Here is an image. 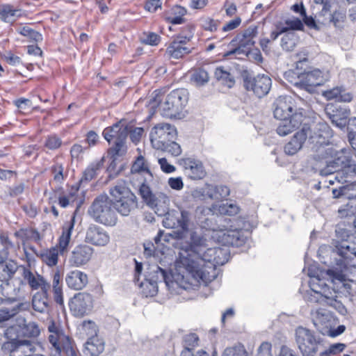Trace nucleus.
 Segmentation results:
<instances>
[{
    "instance_id": "20",
    "label": "nucleus",
    "mask_w": 356,
    "mask_h": 356,
    "mask_svg": "<svg viewBox=\"0 0 356 356\" xmlns=\"http://www.w3.org/2000/svg\"><path fill=\"white\" fill-rule=\"evenodd\" d=\"M131 172L132 173V181H134V180L138 181L137 184L138 188L143 184L149 185L153 180V175L143 156L137 157L131 166Z\"/></svg>"
},
{
    "instance_id": "38",
    "label": "nucleus",
    "mask_w": 356,
    "mask_h": 356,
    "mask_svg": "<svg viewBox=\"0 0 356 356\" xmlns=\"http://www.w3.org/2000/svg\"><path fill=\"white\" fill-rule=\"evenodd\" d=\"M199 337L195 333L186 334L183 337L184 349L181 352L180 356H193V350L198 346Z\"/></svg>"
},
{
    "instance_id": "23",
    "label": "nucleus",
    "mask_w": 356,
    "mask_h": 356,
    "mask_svg": "<svg viewBox=\"0 0 356 356\" xmlns=\"http://www.w3.org/2000/svg\"><path fill=\"white\" fill-rule=\"evenodd\" d=\"M323 82L322 72L319 70H314L299 76L298 81L294 85L301 89L312 92L315 88L322 85Z\"/></svg>"
},
{
    "instance_id": "18",
    "label": "nucleus",
    "mask_w": 356,
    "mask_h": 356,
    "mask_svg": "<svg viewBox=\"0 0 356 356\" xmlns=\"http://www.w3.org/2000/svg\"><path fill=\"white\" fill-rule=\"evenodd\" d=\"M69 306L74 316L83 317L90 314L92 309V297L88 293H78L70 300Z\"/></svg>"
},
{
    "instance_id": "30",
    "label": "nucleus",
    "mask_w": 356,
    "mask_h": 356,
    "mask_svg": "<svg viewBox=\"0 0 356 356\" xmlns=\"http://www.w3.org/2000/svg\"><path fill=\"white\" fill-rule=\"evenodd\" d=\"M326 113L333 125L340 129H343L347 124V120L350 115V110L346 108L328 107Z\"/></svg>"
},
{
    "instance_id": "12",
    "label": "nucleus",
    "mask_w": 356,
    "mask_h": 356,
    "mask_svg": "<svg viewBox=\"0 0 356 356\" xmlns=\"http://www.w3.org/2000/svg\"><path fill=\"white\" fill-rule=\"evenodd\" d=\"M163 225L168 229H180L174 232V237L177 239H181L188 232L192 220V209H187L183 207H179V210H172L164 215Z\"/></svg>"
},
{
    "instance_id": "63",
    "label": "nucleus",
    "mask_w": 356,
    "mask_h": 356,
    "mask_svg": "<svg viewBox=\"0 0 356 356\" xmlns=\"http://www.w3.org/2000/svg\"><path fill=\"white\" fill-rule=\"evenodd\" d=\"M19 330L21 327L18 325L10 326L6 330L4 335L9 340L8 341H18Z\"/></svg>"
},
{
    "instance_id": "8",
    "label": "nucleus",
    "mask_w": 356,
    "mask_h": 356,
    "mask_svg": "<svg viewBox=\"0 0 356 356\" xmlns=\"http://www.w3.org/2000/svg\"><path fill=\"white\" fill-rule=\"evenodd\" d=\"M129 134V127L121 122L105 128L102 132L104 139L112 146L108 149V156H124L127 152L126 140Z\"/></svg>"
},
{
    "instance_id": "9",
    "label": "nucleus",
    "mask_w": 356,
    "mask_h": 356,
    "mask_svg": "<svg viewBox=\"0 0 356 356\" xmlns=\"http://www.w3.org/2000/svg\"><path fill=\"white\" fill-rule=\"evenodd\" d=\"M109 193L115 212L118 211L122 216H127L132 210L137 208V198L124 181L117 183L110 188Z\"/></svg>"
},
{
    "instance_id": "54",
    "label": "nucleus",
    "mask_w": 356,
    "mask_h": 356,
    "mask_svg": "<svg viewBox=\"0 0 356 356\" xmlns=\"http://www.w3.org/2000/svg\"><path fill=\"white\" fill-rule=\"evenodd\" d=\"M2 350L9 353V356H24L22 353V348L19 346L17 341H7L2 345Z\"/></svg>"
},
{
    "instance_id": "45",
    "label": "nucleus",
    "mask_w": 356,
    "mask_h": 356,
    "mask_svg": "<svg viewBox=\"0 0 356 356\" xmlns=\"http://www.w3.org/2000/svg\"><path fill=\"white\" fill-rule=\"evenodd\" d=\"M104 162V157L98 161L91 163L85 170L81 181H89L93 179L102 168Z\"/></svg>"
},
{
    "instance_id": "28",
    "label": "nucleus",
    "mask_w": 356,
    "mask_h": 356,
    "mask_svg": "<svg viewBox=\"0 0 356 356\" xmlns=\"http://www.w3.org/2000/svg\"><path fill=\"white\" fill-rule=\"evenodd\" d=\"M309 131L307 124L304 123L300 131H297L287 143L284 148L287 155L296 154L302 147L307 138V131Z\"/></svg>"
},
{
    "instance_id": "16",
    "label": "nucleus",
    "mask_w": 356,
    "mask_h": 356,
    "mask_svg": "<svg viewBox=\"0 0 356 356\" xmlns=\"http://www.w3.org/2000/svg\"><path fill=\"white\" fill-rule=\"evenodd\" d=\"M235 220L230 218V222L225 224V229L219 232L220 241L225 246L239 247L245 243L247 238L242 229L235 225Z\"/></svg>"
},
{
    "instance_id": "19",
    "label": "nucleus",
    "mask_w": 356,
    "mask_h": 356,
    "mask_svg": "<svg viewBox=\"0 0 356 356\" xmlns=\"http://www.w3.org/2000/svg\"><path fill=\"white\" fill-rule=\"evenodd\" d=\"M296 111H301L298 108L291 97L280 96L274 102V117L277 120L291 118Z\"/></svg>"
},
{
    "instance_id": "52",
    "label": "nucleus",
    "mask_w": 356,
    "mask_h": 356,
    "mask_svg": "<svg viewBox=\"0 0 356 356\" xmlns=\"http://www.w3.org/2000/svg\"><path fill=\"white\" fill-rule=\"evenodd\" d=\"M346 348V344L343 343H334L330 344L327 348L320 351L319 356H335L342 353Z\"/></svg>"
},
{
    "instance_id": "4",
    "label": "nucleus",
    "mask_w": 356,
    "mask_h": 356,
    "mask_svg": "<svg viewBox=\"0 0 356 356\" xmlns=\"http://www.w3.org/2000/svg\"><path fill=\"white\" fill-rule=\"evenodd\" d=\"M149 104L152 108L159 107L163 117L172 118H179V115L188 102V92L185 89H177L170 92L163 102H161L163 95L160 91L155 90Z\"/></svg>"
},
{
    "instance_id": "29",
    "label": "nucleus",
    "mask_w": 356,
    "mask_h": 356,
    "mask_svg": "<svg viewBox=\"0 0 356 356\" xmlns=\"http://www.w3.org/2000/svg\"><path fill=\"white\" fill-rule=\"evenodd\" d=\"M93 254V249L87 245H79L74 248L70 258L72 266L79 267L87 264Z\"/></svg>"
},
{
    "instance_id": "25",
    "label": "nucleus",
    "mask_w": 356,
    "mask_h": 356,
    "mask_svg": "<svg viewBox=\"0 0 356 356\" xmlns=\"http://www.w3.org/2000/svg\"><path fill=\"white\" fill-rule=\"evenodd\" d=\"M305 119L301 111H296L291 118L280 120V122L277 127V133L281 136H285L298 129Z\"/></svg>"
},
{
    "instance_id": "51",
    "label": "nucleus",
    "mask_w": 356,
    "mask_h": 356,
    "mask_svg": "<svg viewBox=\"0 0 356 356\" xmlns=\"http://www.w3.org/2000/svg\"><path fill=\"white\" fill-rule=\"evenodd\" d=\"M298 42V37L293 32L286 33L281 39L282 48L287 51H292Z\"/></svg>"
},
{
    "instance_id": "36",
    "label": "nucleus",
    "mask_w": 356,
    "mask_h": 356,
    "mask_svg": "<svg viewBox=\"0 0 356 356\" xmlns=\"http://www.w3.org/2000/svg\"><path fill=\"white\" fill-rule=\"evenodd\" d=\"M22 15V10L10 4L0 5L1 19L7 23H13Z\"/></svg>"
},
{
    "instance_id": "58",
    "label": "nucleus",
    "mask_w": 356,
    "mask_h": 356,
    "mask_svg": "<svg viewBox=\"0 0 356 356\" xmlns=\"http://www.w3.org/2000/svg\"><path fill=\"white\" fill-rule=\"evenodd\" d=\"M19 33L35 42L42 41V36L39 32L29 28V26H23L20 29Z\"/></svg>"
},
{
    "instance_id": "56",
    "label": "nucleus",
    "mask_w": 356,
    "mask_h": 356,
    "mask_svg": "<svg viewBox=\"0 0 356 356\" xmlns=\"http://www.w3.org/2000/svg\"><path fill=\"white\" fill-rule=\"evenodd\" d=\"M140 41L145 44L156 46L161 42V37L153 32H144L140 37Z\"/></svg>"
},
{
    "instance_id": "11",
    "label": "nucleus",
    "mask_w": 356,
    "mask_h": 356,
    "mask_svg": "<svg viewBox=\"0 0 356 356\" xmlns=\"http://www.w3.org/2000/svg\"><path fill=\"white\" fill-rule=\"evenodd\" d=\"M88 213L96 222L105 225L114 226L118 220L112 201L106 195H100L97 197L90 206Z\"/></svg>"
},
{
    "instance_id": "55",
    "label": "nucleus",
    "mask_w": 356,
    "mask_h": 356,
    "mask_svg": "<svg viewBox=\"0 0 356 356\" xmlns=\"http://www.w3.org/2000/svg\"><path fill=\"white\" fill-rule=\"evenodd\" d=\"M61 138L56 134L48 135L44 140V146L50 150H56L62 145Z\"/></svg>"
},
{
    "instance_id": "46",
    "label": "nucleus",
    "mask_w": 356,
    "mask_h": 356,
    "mask_svg": "<svg viewBox=\"0 0 356 356\" xmlns=\"http://www.w3.org/2000/svg\"><path fill=\"white\" fill-rule=\"evenodd\" d=\"M79 188H72L67 193L60 194L58 196V204L63 207L72 205L76 200L78 196Z\"/></svg>"
},
{
    "instance_id": "1",
    "label": "nucleus",
    "mask_w": 356,
    "mask_h": 356,
    "mask_svg": "<svg viewBox=\"0 0 356 356\" xmlns=\"http://www.w3.org/2000/svg\"><path fill=\"white\" fill-rule=\"evenodd\" d=\"M207 242L204 236L193 232L188 247L181 250L177 259L178 269L185 268L197 284L215 280L216 267L227 263L230 256L227 247L207 248Z\"/></svg>"
},
{
    "instance_id": "47",
    "label": "nucleus",
    "mask_w": 356,
    "mask_h": 356,
    "mask_svg": "<svg viewBox=\"0 0 356 356\" xmlns=\"http://www.w3.org/2000/svg\"><path fill=\"white\" fill-rule=\"evenodd\" d=\"M214 76L218 81H221L222 84L228 88H232L234 84L235 81L233 76L222 67H218L216 69Z\"/></svg>"
},
{
    "instance_id": "17",
    "label": "nucleus",
    "mask_w": 356,
    "mask_h": 356,
    "mask_svg": "<svg viewBox=\"0 0 356 356\" xmlns=\"http://www.w3.org/2000/svg\"><path fill=\"white\" fill-rule=\"evenodd\" d=\"M244 87L247 90L252 91L256 96L261 98L270 91L272 86L271 79L267 75L246 76L243 79Z\"/></svg>"
},
{
    "instance_id": "64",
    "label": "nucleus",
    "mask_w": 356,
    "mask_h": 356,
    "mask_svg": "<svg viewBox=\"0 0 356 356\" xmlns=\"http://www.w3.org/2000/svg\"><path fill=\"white\" fill-rule=\"evenodd\" d=\"M63 170V165L58 163H56L51 167V172L56 181L61 182L64 180Z\"/></svg>"
},
{
    "instance_id": "14",
    "label": "nucleus",
    "mask_w": 356,
    "mask_h": 356,
    "mask_svg": "<svg viewBox=\"0 0 356 356\" xmlns=\"http://www.w3.org/2000/svg\"><path fill=\"white\" fill-rule=\"evenodd\" d=\"M325 152L327 154H334V156L332 159L325 160V166L320 170L321 175L326 176L334 174V171L340 168L355 163L353 159V151L350 148H342L340 151L334 152L330 147L327 148Z\"/></svg>"
},
{
    "instance_id": "26",
    "label": "nucleus",
    "mask_w": 356,
    "mask_h": 356,
    "mask_svg": "<svg viewBox=\"0 0 356 356\" xmlns=\"http://www.w3.org/2000/svg\"><path fill=\"white\" fill-rule=\"evenodd\" d=\"M188 41L189 38L178 36L167 47L165 55L169 58L179 59L188 54L191 52L190 48L186 46Z\"/></svg>"
},
{
    "instance_id": "37",
    "label": "nucleus",
    "mask_w": 356,
    "mask_h": 356,
    "mask_svg": "<svg viewBox=\"0 0 356 356\" xmlns=\"http://www.w3.org/2000/svg\"><path fill=\"white\" fill-rule=\"evenodd\" d=\"M62 277L60 273L56 270L52 276V290L55 302L60 306L64 305Z\"/></svg>"
},
{
    "instance_id": "5",
    "label": "nucleus",
    "mask_w": 356,
    "mask_h": 356,
    "mask_svg": "<svg viewBox=\"0 0 356 356\" xmlns=\"http://www.w3.org/2000/svg\"><path fill=\"white\" fill-rule=\"evenodd\" d=\"M48 340L51 346V356H77L74 341L53 320L48 325Z\"/></svg>"
},
{
    "instance_id": "60",
    "label": "nucleus",
    "mask_w": 356,
    "mask_h": 356,
    "mask_svg": "<svg viewBox=\"0 0 356 356\" xmlns=\"http://www.w3.org/2000/svg\"><path fill=\"white\" fill-rule=\"evenodd\" d=\"M159 150L167 152L174 156H177L181 153V146L175 142V140L167 142L166 145H165V148L160 149Z\"/></svg>"
},
{
    "instance_id": "61",
    "label": "nucleus",
    "mask_w": 356,
    "mask_h": 356,
    "mask_svg": "<svg viewBox=\"0 0 356 356\" xmlns=\"http://www.w3.org/2000/svg\"><path fill=\"white\" fill-rule=\"evenodd\" d=\"M238 207L233 204H222L220 205L218 211L221 215L234 216L238 213Z\"/></svg>"
},
{
    "instance_id": "10",
    "label": "nucleus",
    "mask_w": 356,
    "mask_h": 356,
    "mask_svg": "<svg viewBox=\"0 0 356 356\" xmlns=\"http://www.w3.org/2000/svg\"><path fill=\"white\" fill-rule=\"evenodd\" d=\"M257 33V27L250 26L238 33L229 44L236 47L223 53L222 57L225 58H241V56H248L250 50L254 44V39Z\"/></svg>"
},
{
    "instance_id": "49",
    "label": "nucleus",
    "mask_w": 356,
    "mask_h": 356,
    "mask_svg": "<svg viewBox=\"0 0 356 356\" xmlns=\"http://www.w3.org/2000/svg\"><path fill=\"white\" fill-rule=\"evenodd\" d=\"M21 331L24 337L30 338H36L40 334V329L38 324L33 321L25 323L22 327H21Z\"/></svg>"
},
{
    "instance_id": "34",
    "label": "nucleus",
    "mask_w": 356,
    "mask_h": 356,
    "mask_svg": "<svg viewBox=\"0 0 356 356\" xmlns=\"http://www.w3.org/2000/svg\"><path fill=\"white\" fill-rule=\"evenodd\" d=\"M196 222L202 229L219 233L220 230L225 229V227L227 226L225 224L230 222V218L220 217L217 220V223H214L210 218H205L204 219H202L200 217H197Z\"/></svg>"
},
{
    "instance_id": "48",
    "label": "nucleus",
    "mask_w": 356,
    "mask_h": 356,
    "mask_svg": "<svg viewBox=\"0 0 356 356\" xmlns=\"http://www.w3.org/2000/svg\"><path fill=\"white\" fill-rule=\"evenodd\" d=\"M208 72L203 69L194 70L191 74V81L195 86H203L209 81Z\"/></svg>"
},
{
    "instance_id": "33",
    "label": "nucleus",
    "mask_w": 356,
    "mask_h": 356,
    "mask_svg": "<svg viewBox=\"0 0 356 356\" xmlns=\"http://www.w3.org/2000/svg\"><path fill=\"white\" fill-rule=\"evenodd\" d=\"M322 95L327 100H334L340 102H350L353 95L343 87H335L330 90L323 91Z\"/></svg>"
},
{
    "instance_id": "6",
    "label": "nucleus",
    "mask_w": 356,
    "mask_h": 356,
    "mask_svg": "<svg viewBox=\"0 0 356 356\" xmlns=\"http://www.w3.org/2000/svg\"><path fill=\"white\" fill-rule=\"evenodd\" d=\"M294 340L302 356H316L324 347V339L315 331L303 326L294 330Z\"/></svg>"
},
{
    "instance_id": "42",
    "label": "nucleus",
    "mask_w": 356,
    "mask_h": 356,
    "mask_svg": "<svg viewBox=\"0 0 356 356\" xmlns=\"http://www.w3.org/2000/svg\"><path fill=\"white\" fill-rule=\"evenodd\" d=\"M187 13L186 8L179 5L174 6L170 11V15L165 17L166 21L172 24H181L186 21L184 17Z\"/></svg>"
},
{
    "instance_id": "21",
    "label": "nucleus",
    "mask_w": 356,
    "mask_h": 356,
    "mask_svg": "<svg viewBox=\"0 0 356 356\" xmlns=\"http://www.w3.org/2000/svg\"><path fill=\"white\" fill-rule=\"evenodd\" d=\"M312 318L315 327L323 335L330 330L331 326L336 324L332 314L321 308L312 312Z\"/></svg>"
},
{
    "instance_id": "27",
    "label": "nucleus",
    "mask_w": 356,
    "mask_h": 356,
    "mask_svg": "<svg viewBox=\"0 0 356 356\" xmlns=\"http://www.w3.org/2000/svg\"><path fill=\"white\" fill-rule=\"evenodd\" d=\"M85 241L95 246H105L109 243L110 236L102 227L90 225L86 230Z\"/></svg>"
},
{
    "instance_id": "39",
    "label": "nucleus",
    "mask_w": 356,
    "mask_h": 356,
    "mask_svg": "<svg viewBox=\"0 0 356 356\" xmlns=\"http://www.w3.org/2000/svg\"><path fill=\"white\" fill-rule=\"evenodd\" d=\"M310 289L316 293H318L325 297V298L333 293L335 289H331L324 280L320 279L318 277H314L309 281Z\"/></svg>"
},
{
    "instance_id": "41",
    "label": "nucleus",
    "mask_w": 356,
    "mask_h": 356,
    "mask_svg": "<svg viewBox=\"0 0 356 356\" xmlns=\"http://www.w3.org/2000/svg\"><path fill=\"white\" fill-rule=\"evenodd\" d=\"M334 173H336L335 179L339 182L348 183L356 175V163L348 164L347 166L341 167L334 171Z\"/></svg>"
},
{
    "instance_id": "13",
    "label": "nucleus",
    "mask_w": 356,
    "mask_h": 356,
    "mask_svg": "<svg viewBox=\"0 0 356 356\" xmlns=\"http://www.w3.org/2000/svg\"><path fill=\"white\" fill-rule=\"evenodd\" d=\"M138 192L145 204L158 216H163L168 211L170 200L167 195L163 193L154 194L148 184L140 186Z\"/></svg>"
},
{
    "instance_id": "62",
    "label": "nucleus",
    "mask_w": 356,
    "mask_h": 356,
    "mask_svg": "<svg viewBox=\"0 0 356 356\" xmlns=\"http://www.w3.org/2000/svg\"><path fill=\"white\" fill-rule=\"evenodd\" d=\"M17 344L22 348V353L24 356H29L30 353L35 350V344L29 340L18 341Z\"/></svg>"
},
{
    "instance_id": "59",
    "label": "nucleus",
    "mask_w": 356,
    "mask_h": 356,
    "mask_svg": "<svg viewBox=\"0 0 356 356\" xmlns=\"http://www.w3.org/2000/svg\"><path fill=\"white\" fill-rule=\"evenodd\" d=\"M304 298L308 302H316L320 304H325L326 300L325 297L318 293L314 292L311 289L305 293Z\"/></svg>"
},
{
    "instance_id": "24",
    "label": "nucleus",
    "mask_w": 356,
    "mask_h": 356,
    "mask_svg": "<svg viewBox=\"0 0 356 356\" xmlns=\"http://www.w3.org/2000/svg\"><path fill=\"white\" fill-rule=\"evenodd\" d=\"M307 138L311 144L316 147H321L329 143L330 136V129L325 123H318L312 129L307 124Z\"/></svg>"
},
{
    "instance_id": "15",
    "label": "nucleus",
    "mask_w": 356,
    "mask_h": 356,
    "mask_svg": "<svg viewBox=\"0 0 356 356\" xmlns=\"http://www.w3.org/2000/svg\"><path fill=\"white\" fill-rule=\"evenodd\" d=\"M177 136L175 127L169 123H159L150 131L149 138L152 147L156 149L165 148L167 142L175 140Z\"/></svg>"
},
{
    "instance_id": "43",
    "label": "nucleus",
    "mask_w": 356,
    "mask_h": 356,
    "mask_svg": "<svg viewBox=\"0 0 356 356\" xmlns=\"http://www.w3.org/2000/svg\"><path fill=\"white\" fill-rule=\"evenodd\" d=\"M26 303H17L11 307L3 306L0 308V323L7 321L18 314L21 310L27 309Z\"/></svg>"
},
{
    "instance_id": "31",
    "label": "nucleus",
    "mask_w": 356,
    "mask_h": 356,
    "mask_svg": "<svg viewBox=\"0 0 356 356\" xmlns=\"http://www.w3.org/2000/svg\"><path fill=\"white\" fill-rule=\"evenodd\" d=\"M22 276L32 290L40 289L41 291H49L50 289V284L42 276L33 274L26 268H24Z\"/></svg>"
},
{
    "instance_id": "35",
    "label": "nucleus",
    "mask_w": 356,
    "mask_h": 356,
    "mask_svg": "<svg viewBox=\"0 0 356 356\" xmlns=\"http://www.w3.org/2000/svg\"><path fill=\"white\" fill-rule=\"evenodd\" d=\"M48 291L43 290L34 294L32 299V307L35 311L40 313H45L49 311V300Z\"/></svg>"
},
{
    "instance_id": "40",
    "label": "nucleus",
    "mask_w": 356,
    "mask_h": 356,
    "mask_svg": "<svg viewBox=\"0 0 356 356\" xmlns=\"http://www.w3.org/2000/svg\"><path fill=\"white\" fill-rule=\"evenodd\" d=\"M104 350V343L97 336L88 339L85 344L86 354L90 356H98Z\"/></svg>"
},
{
    "instance_id": "2",
    "label": "nucleus",
    "mask_w": 356,
    "mask_h": 356,
    "mask_svg": "<svg viewBox=\"0 0 356 356\" xmlns=\"http://www.w3.org/2000/svg\"><path fill=\"white\" fill-rule=\"evenodd\" d=\"M333 252L340 257V259L337 261V265L340 270L334 268L327 271L332 279V282L334 285H337L339 293H346L353 296L356 293V282L346 278L345 270L348 266L355 265L353 261L356 259V244L349 241H343L335 245ZM338 294L339 292L336 290L334 291L333 293L326 298L325 304L334 307L340 314L345 315L347 314V309L341 300H339Z\"/></svg>"
},
{
    "instance_id": "7",
    "label": "nucleus",
    "mask_w": 356,
    "mask_h": 356,
    "mask_svg": "<svg viewBox=\"0 0 356 356\" xmlns=\"http://www.w3.org/2000/svg\"><path fill=\"white\" fill-rule=\"evenodd\" d=\"M74 221L75 217L72 216L70 220L64 223L62 227V234L56 247L43 250L37 254L47 266L51 267L56 266L58 264V254H63L67 252L72 232L74 227Z\"/></svg>"
},
{
    "instance_id": "57",
    "label": "nucleus",
    "mask_w": 356,
    "mask_h": 356,
    "mask_svg": "<svg viewBox=\"0 0 356 356\" xmlns=\"http://www.w3.org/2000/svg\"><path fill=\"white\" fill-rule=\"evenodd\" d=\"M222 356H248L244 346L239 344L225 348Z\"/></svg>"
},
{
    "instance_id": "50",
    "label": "nucleus",
    "mask_w": 356,
    "mask_h": 356,
    "mask_svg": "<svg viewBox=\"0 0 356 356\" xmlns=\"http://www.w3.org/2000/svg\"><path fill=\"white\" fill-rule=\"evenodd\" d=\"M346 19V14L344 10H335L330 14L329 23L332 24L335 28L341 29L343 28Z\"/></svg>"
},
{
    "instance_id": "44",
    "label": "nucleus",
    "mask_w": 356,
    "mask_h": 356,
    "mask_svg": "<svg viewBox=\"0 0 356 356\" xmlns=\"http://www.w3.org/2000/svg\"><path fill=\"white\" fill-rule=\"evenodd\" d=\"M17 268V264L13 260L0 264V281L7 282L13 277Z\"/></svg>"
},
{
    "instance_id": "22",
    "label": "nucleus",
    "mask_w": 356,
    "mask_h": 356,
    "mask_svg": "<svg viewBox=\"0 0 356 356\" xmlns=\"http://www.w3.org/2000/svg\"><path fill=\"white\" fill-rule=\"evenodd\" d=\"M179 164L184 168L187 176L193 180L203 179L206 175V170L201 161L191 158H182L179 161Z\"/></svg>"
},
{
    "instance_id": "32",
    "label": "nucleus",
    "mask_w": 356,
    "mask_h": 356,
    "mask_svg": "<svg viewBox=\"0 0 356 356\" xmlns=\"http://www.w3.org/2000/svg\"><path fill=\"white\" fill-rule=\"evenodd\" d=\"M67 286L74 290H81L88 284V275L79 270L69 272L65 277Z\"/></svg>"
},
{
    "instance_id": "53",
    "label": "nucleus",
    "mask_w": 356,
    "mask_h": 356,
    "mask_svg": "<svg viewBox=\"0 0 356 356\" xmlns=\"http://www.w3.org/2000/svg\"><path fill=\"white\" fill-rule=\"evenodd\" d=\"M138 285L142 289V293L146 297H152L157 294L158 285L146 279Z\"/></svg>"
},
{
    "instance_id": "3",
    "label": "nucleus",
    "mask_w": 356,
    "mask_h": 356,
    "mask_svg": "<svg viewBox=\"0 0 356 356\" xmlns=\"http://www.w3.org/2000/svg\"><path fill=\"white\" fill-rule=\"evenodd\" d=\"M177 260L175 262V271L170 275L157 265L153 266L147 275L146 280L156 284L164 282L169 290L177 291V289H188L192 286H197L196 282L192 280V277L188 275L186 270L178 269Z\"/></svg>"
}]
</instances>
